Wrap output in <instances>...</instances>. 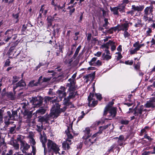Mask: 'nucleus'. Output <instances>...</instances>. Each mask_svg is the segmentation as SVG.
<instances>
[{
    "mask_svg": "<svg viewBox=\"0 0 155 155\" xmlns=\"http://www.w3.org/2000/svg\"><path fill=\"white\" fill-rule=\"evenodd\" d=\"M120 8L119 7H115L113 8H110V10L111 12H113L114 15H118V11H120Z\"/></svg>",
    "mask_w": 155,
    "mask_h": 155,
    "instance_id": "nucleus-29",
    "label": "nucleus"
},
{
    "mask_svg": "<svg viewBox=\"0 0 155 155\" xmlns=\"http://www.w3.org/2000/svg\"><path fill=\"white\" fill-rule=\"evenodd\" d=\"M129 121L125 119H123L120 121V123L121 124L125 125L128 124L129 123Z\"/></svg>",
    "mask_w": 155,
    "mask_h": 155,
    "instance_id": "nucleus-37",
    "label": "nucleus"
},
{
    "mask_svg": "<svg viewBox=\"0 0 155 155\" xmlns=\"http://www.w3.org/2000/svg\"><path fill=\"white\" fill-rule=\"evenodd\" d=\"M20 142L21 143L20 149L21 150L23 153H26V151L30 148V146L25 141L21 140Z\"/></svg>",
    "mask_w": 155,
    "mask_h": 155,
    "instance_id": "nucleus-15",
    "label": "nucleus"
},
{
    "mask_svg": "<svg viewBox=\"0 0 155 155\" xmlns=\"http://www.w3.org/2000/svg\"><path fill=\"white\" fill-rule=\"evenodd\" d=\"M59 28L58 27L56 28L55 27L54 28L53 34V35L54 36L56 33H58L59 32Z\"/></svg>",
    "mask_w": 155,
    "mask_h": 155,
    "instance_id": "nucleus-46",
    "label": "nucleus"
},
{
    "mask_svg": "<svg viewBox=\"0 0 155 155\" xmlns=\"http://www.w3.org/2000/svg\"><path fill=\"white\" fill-rule=\"evenodd\" d=\"M86 140L84 142V143L86 145H91V144L94 143L96 141V139H92V137L88 140L85 139Z\"/></svg>",
    "mask_w": 155,
    "mask_h": 155,
    "instance_id": "nucleus-26",
    "label": "nucleus"
},
{
    "mask_svg": "<svg viewBox=\"0 0 155 155\" xmlns=\"http://www.w3.org/2000/svg\"><path fill=\"white\" fill-rule=\"evenodd\" d=\"M43 98L41 96H37L36 97H33L31 101L33 104L36 107L41 106L43 101Z\"/></svg>",
    "mask_w": 155,
    "mask_h": 155,
    "instance_id": "nucleus-10",
    "label": "nucleus"
},
{
    "mask_svg": "<svg viewBox=\"0 0 155 155\" xmlns=\"http://www.w3.org/2000/svg\"><path fill=\"white\" fill-rule=\"evenodd\" d=\"M106 114L104 115H107L108 117V119L111 120L112 118L116 116L117 112V109L116 107H113L112 108L108 109L106 111Z\"/></svg>",
    "mask_w": 155,
    "mask_h": 155,
    "instance_id": "nucleus-8",
    "label": "nucleus"
},
{
    "mask_svg": "<svg viewBox=\"0 0 155 155\" xmlns=\"http://www.w3.org/2000/svg\"><path fill=\"white\" fill-rule=\"evenodd\" d=\"M17 112L16 111H12V114L10 115V120H15L17 119Z\"/></svg>",
    "mask_w": 155,
    "mask_h": 155,
    "instance_id": "nucleus-34",
    "label": "nucleus"
},
{
    "mask_svg": "<svg viewBox=\"0 0 155 155\" xmlns=\"http://www.w3.org/2000/svg\"><path fill=\"white\" fill-rule=\"evenodd\" d=\"M3 95H2L3 97H6L9 98L10 97V93L8 92H5V94Z\"/></svg>",
    "mask_w": 155,
    "mask_h": 155,
    "instance_id": "nucleus-64",
    "label": "nucleus"
},
{
    "mask_svg": "<svg viewBox=\"0 0 155 155\" xmlns=\"http://www.w3.org/2000/svg\"><path fill=\"white\" fill-rule=\"evenodd\" d=\"M101 47L103 48H105V50H104L105 52L103 53L110 54V51L109 50V45H108L107 43V42L102 45L101 46Z\"/></svg>",
    "mask_w": 155,
    "mask_h": 155,
    "instance_id": "nucleus-25",
    "label": "nucleus"
},
{
    "mask_svg": "<svg viewBox=\"0 0 155 155\" xmlns=\"http://www.w3.org/2000/svg\"><path fill=\"white\" fill-rule=\"evenodd\" d=\"M119 30H118V31H120L121 30L124 31L126 30H128V28L129 27L128 21H126L125 23H123L120 25H119Z\"/></svg>",
    "mask_w": 155,
    "mask_h": 155,
    "instance_id": "nucleus-19",
    "label": "nucleus"
},
{
    "mask_svg": "<svg viewBox=\"0 0 155 155\" xmlns=\"http://www.w3.org/2000/svg\"><path fill=\"white\" fill-rule=\"evenodd\" d=\"M61 89L59 90L57 92V94L60 99H61L63 97H65L66 95V93L65 92V88L64 87H61Z\"/></svg>",
    "mask_w": 155,
    "mask_h": 155,
    "instance_id": "nucleus-16",
    "label": "nucleus"
},
{
    "mask_svg": "<svg viewBox=\"0 0 155 155\" xmlns=\"http://www.w3.org/2000/svg\"><path fill=\"white\" fill-rule=\"evenodd\" d=\"M54 17H52L51 16H48L47 18L48 21V27L52 25V22L54 21L53 19H55Z\"/></svg>",
    "mask_w": 155,
    "mask_h": 155,
    "instance_id": "nucleus-32",
    "label": "nucleus"
},
{
    "mask_svg": "<svg viewBox=\"0 0 155 155\" xmlns=\"http://www.w3.org/2000/svg\"><path fill=\"white\" fill-rule=\"evenodd\" d=\"M134 68L137 71H140V64L139 63L134 65Z\"/></svg>",
    "mask_w": 155,
    "mask_h": 155,
    "instance_id": "nucleus-48",
    "label": "nucleus"
},
{
    "mask_svg": "<svg viewBox=\"0 0 155 155\" xmlns=\"http://www.w3.org/2000/svg\"><path fill=\"white\" fill-rule=\"evenodd\" d=\"M102 65V62L100 60H98L95 63H94L93 64V66H99Z\"/></svg>",
    "mask_w": 155,
    "mask_h": 155,
    "instance_id": "nucleus-43",
    "label": "nucleus"
},
{
    "mask_svg": "<svg viewBox=\"0 0 155 155\" xmlns=\"http://www.w3.org/2000/svg\"><path fill=\"white\" fill-rule=\"evenodd\" d=\"M15 150H17L19 148V144L18 143L16 140L12 141H10V144H12Z\"/></svg>",
    "mask_w": 155,
    "mask_h": 155,
    "instance_id": "nucleus-33",
    "label": "nucleus"
},
{
    "mask_svg": "<svg viewBox=\"0 0 155 155\" xmlns=\"http://www.w3.org/2000/svg\"><path fill=\"white\" fill-rule=\"evenodd\" d=\"M144 7L143 6H135L134 5H133L132 6V9L134 11H141L144 8Z\"/></svg>",
    "mask_w": 155,
    "mask_h": 155,
    "instance_id": "nucleus-23",
    "label": "nucleus"
},
{
    "mask_svg": "<svg viewBox=\"0 0 155 155\" xmlns=\"http://www.w3.org/2000/svg\"><path fill=\"white\" fill-rule=\"evenodd\" d=\"M137 48H134L133 49L131 50L130 51V53L131 54H134L136 53L137 51H138Z\"/></svg>",
    "mask_w": 155,
    "mask_h": 155,
    "instance_id": "nucleus-56",
    "label": "nucleus"
},
{
    "mask_svg": "<svg viewBox=\"0 0 155 155\" xmlns=\"http://www.w3.org/2000/svg\"><path fill=\"white\" fill-rule=\"evenodd\" d=\"M84 135L83 137L84 139H87L91 136L90 130L89 127L86 128L83 131Z\"/></svg>",
    "mask_w": 155,
    "mask_h": 155,
    "instance_id": "nucleus-21",
    "label": "nucleus"
},
{
    "mask_svg": "<svg viewBox=\"0 0 155 155\" xmlns=\"http://www.w3.org/2000/svg\"><path fill=\"white\" fill-rule=\"evenodd\" d=\"M54 1L55 0H52L51 2V5L54 6H56L57 7H58L59 9H62V8L64 7L65 4V3L64 2V4H63V5L62 6H60V5H58L57 4H56L54 2Z\"/></svg>",
    "mask_w": 155,
    "mask_h": 155,
    "instance_id": "nucleus-35",
    "label": "nucleus"
},
{
    "mask_svg": "<svg viewBox=\"0 0 155 155\" xmlns=\"http://www.w3.org/2000/svg\"><path fill=\"white\" fill-rule=\"evenodd\" d=\"M152 32V30L150 28H148V29L146 31V35L147 36H149L150 35V33Z\"/></svg>",
    "mask_w": 155,
    "mask_h": 155,
    "instance_id": "nucleus-55",
    "label": "nucleus"
},
{
    "mask_svg": "<svg viewBox=\"0 0 155 155\" xmlns=\"http://www.w3.org/2000/svg\"><path fill=\"white\" fill-rule=\"evenodd\" d=\"M48 147L50 151H53L57 154L60 150L58 146L52 140H48L47 143Z\"/></svg>",
    "mask_w": 155,
    "mask_h": 155,
    "instance_id": "nucleus-6",
    "label": "nucleus"
},
{
    "mask_svg": "<svg viewBox=\"0 0 155 155\" xmlns=\"http://www.w3.org/2000/svg\"><path fill=\"white\" fill-rule=\"evenodd\" d=\"M116 54L117 55V56H116V59L117 61H119L122 58V56L121 55V54L120 52H116Z\"/></svg>",
    "mask_w": 155,
    "mask_h": 155,
    "instance_id": "nucleus-38",
    "label": "nucleus"
},
{
    "mask_svg": "<svg viewBox=\"0 0 155 155\" xmlns=\"http://www.w3.org/2000/svg\"><path fill=\"white\" fill-rule=\"evenodd\" d=\"M107 45H109V48L110 46L111 47V51H114L116 49V46L115 43L113 41L110 40L108 42H107Z\"/></svg>",
    "mask_w": 155,
    "mask_h": 155,
    "instance_id": "nucleus-22",
    "label": "nucleus"
},
{
    "mask_svg": "<svg viewBox=\"0 0 155 155\" xmlns=\"http://www.w3.org/2000/svg\"><path fill=\"white\" fill-rule=\"evenodd\" d=\"M37 131L39 132H40L42 131V130L43 129L42 125H41V126L37 125Z\"/></svg>",
    "mask_w": 155,
    "mask_h": 155,
    "instance_id": "nucleus-54",
    "label": "nucleus"
},
{
    "mask_svg": "<svg viewBox=\"0 0 155 155\" xmlns=\"http://www.w3.org/2000/svg\"><path fill=\"white\" fill-rule=\"evenodd\" d=\"M133 47H134L135 48H137V49L139 50L140 49L139 41H137L135 42L133 45Z\"/></svg>",
    "mask_w": 155,
    "mask_h": 155,
    "instance_id": "nucleus-44",
    "label": "nucleus"
},
{
    "mask_svg": "<svg viewBox=\"0 0 155 155\" xmlns=\"http://www.w3.org/2000/svg\"><path fill=\"white\" fill-rule=\"evenodd\" d=\"M64 48L63 47V46L61 45H60L59 46V48L58 49V51H59L60 53H63V50L64 49Z\"/></svg>",
    "mask_w": 155,
    "mask_h": 155,
    "instance_id": "nucleus-57",
    "label": "nucleus"
},
{
    "mask_svg": "<svg viewBox=\"0 0 155 155\" xmlns=\"http://www.w3.org/2000/svg\"><path fill=\"white\" fill-rule=\"evenodd\" d=\"M66 87H69L68 91L69 93V95L68 97V98L76 99L77 97H78V94L77 93V92L75 91L76 88L75 86H74L73 88H71L72 86H66Z\"/></svg>",
    "mask_w": 155,
    "mask_h": 155,
    "instance_id": "nucleus-7",
    "label": "nucleus"
},
{
    "mask_svg": "<svg viewBox=\"0 0 155 155\" xmlns=\"http://www.w3.org/2000/svg\"><path fill=\"white\" fill-rule=\"evenodd\" d=\"M111 125V124H109L104 126L100 127L99 129H101V130H102V131L103 130L106 129L109 126Z\"/></svg>",
    "mask_w": 155,
    "mask_h": 155,
    "instance_id": "nucleus-45",
    "label": "nucleus"
},
{
    "mask_svg": "<svg viewBox=\"0 0 155 155\" xmlns=\"http://www.w3.org/2000/svg\"><path fill=\"white\" fill-rule=\"evenodd\" d=\"M7 114L8 117H5L4 118V123L5 124V126H8L10 124V111H7Z\"/></svg>",
    "mask_w": 155,
    "mask_h": 155,
    "instance_id": "nucleus-27",
    "label": "nucleus"
},
{
    "mask_svg": "<svg viewBox=\"0 0 155 155\" xmlns=\"http://www.w3.org/2000/svg\"><path fill=\"white\" fill-rule=\"evenodd\" d=\"M145 106L146 108H154L155 107V104L149 101H147V103L145 104Z\"/></svg>",
    "mask_w": 155,
    "mask_h": 155,
    "instance_id": "nucleus-28",
    "label": "nucleus"
},
{
    "mask_svg": "<svg viewBox=\"0 0 155 155\" xmlns=\"http://www.w3.org/2000/svg\"><path fill=\"white\" fill-rule=\"evenodd\" d=\"M10 57L8 56V58L6 60L5 62L4 67L8 66L10 65Z\"/></svg>",
    "mask_w": 155,
    "mask_h": 155,
    "instance_id": "nucleus-50",
    "label": "nucleus"
},
{
    "mask_svg": "<svg viewBox=\"0 0 155 155\" xmlns=\"http://www.w3.org/2000/svg\"><path fill=\"white\" fill-rule=\"evenodd\" d=\"M17 37V35L16 34H14L12 36V38L13 39L12 43H13L11 45L12 46L10 47V55L13 53L11 50H13V47L16 46L18 44V39H16Z\"/></svg>",
    "mask_w": 155,
    "mask_h": 155,
    "instance_id": "nucleus-18",
    "label": "nucleus"
},
{
    "mask_svg": "<svg viewBox=\"0 0 155 155\" xmlns=\"http://www.w3.org/2000/svg\"><path fill=\"white\" fill-rule=\"evenodd\" d=\"M51 78H44L43 80V82H47L50 80Z\"/></svg>",
    "mask_w": 155,
    "mask_h": 155,
    "instance_id": "nucleus-61",
    "label": "nucleus"
},
{
    "mask_svg": "<svg viewBox=\"0 0 155 155\" xmlns=\"http://www.w3.org/2000/svg\"><path fill=\"white\" fill-rule=\"evenodd\" d=\"M40 140L41 142L42 143L43 147L44 148V155H48L47 154V150L46 147V143L47 141V139L45 136H43L41 133H40Z\"/></svg>",
    "mask_w": 155,
    "mask_h": 155,
    "instance_id": "nucleus-13",
    "label": "nucleus"
},
{
    "mask_svg": "<svg viewBox=\"0 0 155 155\" xmlns=\"http://www.w3.org/2000/svg\"><path fill=\"white\" fill-rule=\"evenodd\" d=\"M114 139H118L117 144H118L120 146H122L123 145L124 142L125 141L124 136L122 135H120L119 137H115Z\"/></svg>",
    "mask_w": 155,
    "mask_h": 155,
    "instance_id": "nucleus-20",
    "label": "nucleus"
},
{
    "mask_svg": "<svg viewBox=\"0 0 155 155\" xmlns=\"http://www.w3.org/2000/svg\"><path fill=\"white\" fill-rule=\"evenodd\" d=\"M81 115L78 118V121L81 120L82 118H83L84 116L85 115L83 111H82L81 113Z\"/></svg>",
    "mask_w": 155,
    "mask_h": 155,
    "instance_id": "nucleus-51",
    "label": "nucleus"
},
{
    "mask_svg": "<svg viewBox=\"0 0 155 155\" xmlns=\"http://www.w3.org/2000/svg\"><path fill=\"white\" fill-rule=\"evenodd\" d=\"M134 116L130 117V120L131 121L134 119L137 122L140 120H142L143 122L144 119L146 118L147 114L146 112L147 110L146 109L144 106L141 105L140 106H137L134 109Z\"/></svg>",
    "mask_w": 155,
    "mask_h": 155,
    "instance_id": "nucleus-1",
    "label": "nucleus"
},
{
    "mask_svg": "<svg viewBox=\"0 0 155 155\" xmlns=\"http://www.w3.org/2000/svg\"><path fill=\"white\" fill-rule=\"evenodd\" d=\"M13 17L16 20L15 21V23H17L19 20L18 19V14H13L12 15Z\"/></svg>",
    "mask_w": 155,
    "mask_h": 155,
    "instance_id": "nucleus-47",
    "label": "nucleus"
},
{
    "mask_svg": "<svg viewBox=\"0 0 155 155\" xmlns=\"http://www.w3.org/2000/svg\"><path fill=\"white\" fill-rule=\"evenodd\" d=\"M94 95L93 94L90 93L88 97V106L90 107H94L97 104V101L93 100V97Z\"/></svg>",
    "mask_w": 155,
    "mask_h": 155,
    "instance_id": "nucleus-11",
    "label": "nucleus"
},
{
    "mask_svg": "<svg viewBox=\"0 0 155 155\" xmlns=\"http://www.w3.org/2000/svg\"><path fill=\"white\" fill-rule=\"evenodd\" d=\"M27 28V25H23L21 29V32L22 34H25L24 33Z\"/></svg>",
    "mask_w": 155,
    "mask_h": 155,
    "instance_id": "nucleus-39",
    "label": "nucleus"
},
{
    "mask_svg": "<svg viewBox=\"0 0 155 155\" xmlns=\"http://www.w3.org/2000/svg\"><path fill=\"white\" fill-rule=\"evenodd\" d=\"M76 76V73H75L72 76L71 78H69L68 80V81L69 82V83H67L66 84V86H72L71 88H74V86H75V78Z\"/></svg>",
    "mask_w": 155,
    "mask_h": 155,
    "instance_id": "nucleus-17",
    "label": "nucleus"
},
{
    "mask_svg": "<svg viewBox=\"0 0 155 155\" xmlns=\"http://www.w3.org/2000/svg\"><path fill=\"white\" fill-rule=\"evenodd\" d=\"M14 126L12 127H10V133H14V131L15 128L16 127V125H15L13 124Z\"/></svg>",
    "mask_w": 155,
    "mask_h": 155,
    "instance_id": "nucleus-58",
    "label": "nucleus"
},
{
    "mask_svg": "<svg viewBox=\"0 0 155 155\" xmlns=\"http://www.w3.org/2000/svg\"><path fill=\"white\" fill-rule=\"evenodd\" d=\"M102 133V130H101V129L99 130L97 132L94 134L92 136V139H94V138L95 137H96L97 136H98L99 135L101 134Z\"/></svg>",
    "mask_w": 155,
    "mask_h": 155,
    "instance_id": "nucleus-40",
    "label": "nucleus"
},
{
    "mask_svg": "<svg viewBox=\"0 0 155 155\" xmlns=\"http://www.w3.org/2000/svg\"><path fill=\"white\" fill-rule=\"evenodd\" d=\"M134 62V61L133 60H131L130 61L128 60L127 61H126L124 62V63L127 65H132Z\"/></svg>",
    "mask_w": 155,
    "mask_h": 155,
    "instance_id": "nucleus-52",
    "label": "nucleus"
},
{
    "mask_svg": "<svg viewBox=\"0 0 155 155\" xmlns=\"http://www.w3.org/2000/svg\"><path fill=\"white\" fill-rule=\"evenodd\" d=\"M153 6H150L147 7L144 9L143 19L145 22L149 23L153 21Z\"/></svg>",
    "mask_w": 155,
    "mask_h": 155,
    "instance_id": "nucleus-2",
    "label": "nucleus"
},
{
    "mask_svg": "<svg viewBox=\"0 0 155 155\" xmlns=\"http://www.w3.org/2000/svg\"><path fill=\"white\" fill-rule=\"evenodd\" d=\"M60 106L58 103H55L52 107L50 114L47 115L44 120H47L50 118H54L58 115L60 112Z\"/></svg>",
    "mask_w": 155,
    "mask_h": 155,
    "instance_id": "nucleus-3",
    "label": "nucleus"
},
{
    "mask_svg": "<svg viewBox=\"0 0 155 155\" xmlns=\"http://www.w3.org/2000/svg\"><path fill=\"white\" fill-rule=\"evenodd\" d=\"M70 130H72V128L71 129L69 127H68L65 131V133L67 136L66 141H64L62 143V147L64 150H68L70 148L69 145L71 144V139L73 138L72 135L71 134Z\"/></svg>",
    "mask_w": 155,
    "mask_h": 155,
    "instance_id": "nucleus-4",
    "label": "nucleus"
},
{
    "mask_svg": "<svg viewBox=\"0 0 155 155\" xmlns=\"http://www.w3.org/2000/svg\"><path fill=\"white\" fill-rule=\"evenodd\" d=\"M114 103L113 102H110L105 107L104 110V114L105 115L106 114V111L109 109L112 108L111 107L113 105Z\"/></svg>",
    "mask_w": 155,
    "mask_h": 155,
    "instance_id": "nucleus-31",
    "label": "nucleus"
},
{
    "mask_svg": "<svg viewBox=\"0 0 155 155\" xmlns=\"http://www.w3.org/2000/svg\"><path fill=\"white\" fill-rule=\"evenodd\" d=\"M25 85V82L22 80L19 81L18 83L14 84L13 90L14 94H15L16 91H19L22 89Z\"/></svg>",
    "mask_w": 155,
    "mask_h": 155,
    "instance_id": "nucleus-9",
    "label": "nucleus"
},
{
    "mask_svg": "<svg viewBox=\"0 0 155 155\" xmlns=\"http://www.w3.org/2000/svg\"><path fill=\"white\" fill-rule=\"evenodd\" d=\"M52 99H53V97H46L45 100L51 101L52 103L54 104V102L55 101V99L52 100Z\"/></svg>",
    "mask_w": 155,
    "mask_h": 155,
    "instance_id": "nucleus-49",
    "label": "nucleus"
},
{
    "mask_svg": "<svg viewBox=\"0 0 155 155\" xmlns=\"http://www.w3.org/2000/svg\"><path fill=\"white\" fill-rule=\"evenodd\" d=\"M119 146V145L117 143H115L113 144L108 150L107 152L108 153L111 152H115L118 153L121 148Z\"/></svg>",
    "mask_w": 155,
    "mask_h": 155,
    "instance_id": "nucleus-14",
    "label": "nucleus"
},
{
    "mask_svg": "<svg viewBox=\"0 0 155 155\" xmlns=\"http://www.w3.org/2000/svg\"><path fill=\"white\" fill-rule=\"evenodd\" d=\"M46 109L45 108H40L36 110V113L38 115H43L45 113Z\"/></svg>",
    "mask_w": 155,
    "mask_h": 155,
    "instance_id": "nucleus-30",
    "label": "nucleus"
},
{
    "mask_svg": "<svg viewBox=\"0 0 155 155\" xmlns=\"http://www.w3.org/2000/svg\"><path fill=\"white\" fill-rule=\"evenodd\" d=\"M113 32L114 31L111 28H110L108 30H106V33H107L110 34H113Z\"/></svg>",
    "mask_w": 155,
    "mask_h": 155,
    "instance_id": "nucleus-60",
    "label": "nucleus"
},
{
    "mask_svg": "<svg viewBox=\"0 0 155 155\" xmlns=\"http://www.w3.org/2000/svg\"><path fill=\"white\" fill-rule=\"evenodd\" d=\"M111 28H112L113 31H116L117 30H118H118H119V25H117V26H116L113 27H111Z\"/></svg>",
    "mask_w": 155,
    "mask_h": 155,
    "instance_id": "nucleus-59",
    "label": "nucleus"
},
{
    "mask_svg": "<svg viewBox=\"0 0 155 155\" xmlns=\"http://www.w3.org/2000/svg\"><path fill=\"white\" fill-rule=\"evenodd\" d=\"M13 84L15 83L18 81L19 80V78L16 76L13 77Z\"/></svg>",
    "mask_w": 155,
    "mask_h": 155,
    "instance_id": "nucleus-53",
    "label": "nucleus"
},
{
    "mask_svg": "<svg viewBox=\"0 0 155 155\" xmlns=\"http://www.w3.org/2000/svg\"><path fill=\"white\" fill-rule=\"evenodd\" d=\"M28 102L27 101H25L21 103V106L22 109L21 110L23 115L24 118L30 119L32 116V113L29 111L28 109Z\"/></svg>",
    "mask_w": 155,
    "mask_h": 155,
    "instance_id": "nucleus-5",
    "label": "nucleus"
},
{
    "mask_svg": "<svg viewBox=\"0 0 155 155\" xmlns=\"http://www.w3.org/2000/svg\"><path fill=\"white\" fill-rule=\"evenodd\" d=\"M151 43H152L150 47H153L154 45L155 46V38H153L151 41Z\"/></svg>",
    "mask_w": 155,
    "mask_h": 155,
    "instance_id": "nucleus-62",
    "label": "nucleus"
},
{
    "mask_svg": "<svg viewBox=\"0 0 155 155\" xmlns=\"http://www.w3.org/2000/svg\"><path fill=\"white\" fill-rule=\"evenodd\" d=\"M95 95L96 96L97 98L100 101L102 99L101 95L100 94H96Z\"/></svg>",
    "mask_w": 155,
    "mask_h": 155,
    "instance_id": "nucleus-63",
    "label": "nucleus"
},
{
    "mask_svg": "<svg viewBox=\"0 0 155 155\" xmlns=\"http://www.w3.org/2000/svg\"><path fill=\"white\" fill-rule=\"evenodd\" d=\"M64 104L67 106H68L71 104V103L70 101V98H68V97L67 98H65L64 99Z\"/></svg>",
    "mask_w": 155,
    "mask_h": 155,
    "instance_id": "nucleus-36",
    "label": "nucleus"
},
{
    "mask_svg": "<svg viewBox=\"0 0 155 155\" xmlns=\"http://www.w3.org/2000/svg\"><path fill=\"white\" fill-rule=\"evenodd\" d=\"M128 30H126L124 31L123 33L124 37L125 38H128L130 36V34L127 31Z\"/></svg>",
    "mask_w": 155,
    "mask_h": 155,
    "instance_id": "nucleus-42",
    "label": "nucleus"
},
{
    "mask_svg": "<svg viewBox=\"0 0 155 155\" xmlns=\"http://www.w3.org/2000/svg\"><path fill=\"white\" fill-rule=\"evenodd\" d=\"M97 59V58L96 57H94L93 58L91 61L89 62V63L90 65H93V64L94 63H95L96 62V61Z\"/></svg>",
    "mask_w": 155,
    "mask_h": 155,
    "instance_id": "nucleus-41",
    "label": "nucleus"
},
{
    "mask_svg": "<svg viewBox=\"0 0 155 155\" xmlns=\"http://www.w3.org/2000/svg\"><path fill=\"white\" fill-rule=\"evenodd\" d=\"M48 11V9L47 7H45L44 5H41L39 12V15L38 17V19L41 18L43 16L46 17Z\"/></svg>",
    "mask_w": 155,
    "mask_h": 155,
    "instance_id": "nucleus-12",
    "label": "nucleus"
},
{
    "mask_svg": "<svg viewBox=\"0 0 155 155\" xmlns=\"http://www.w3.org/2000/svg\"><path fill=\"white\" fill-rule=\"evenodd\" d=\"M103 60L108 61L111 58V55L110 54L103 53L102 56Z\"/></svg>",
    "mask_w": 155,
    "mask_h": 155,
    "instance_id": "nucleus-24",
    "label": "nucleus"
}]
</instances>
